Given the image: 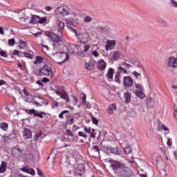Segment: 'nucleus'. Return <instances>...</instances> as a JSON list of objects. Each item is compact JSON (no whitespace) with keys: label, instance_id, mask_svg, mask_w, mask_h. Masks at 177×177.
<instances>
[{"label":"nucleus","instance_id":"obj_1","mask_svg":"<svg viewBox=\"0 0 177 177\" xmlns=\"http://www.w3.org/2000/svg\"><path fill=\"white\" fill-rule=\"evenodd\" d=\"M111 167L118 176L130 177L132 175V170L121 162L114 161Z\"/></svg>","mask_w":177,"mask_h":177},{"label":"nucleus","instance_id":"obj_2","mask_svg":"<svg viewBox=\"0 0 177 177\" xmlns=\"http://www.w3.org/2000/svg\"><path fill=\"white\" fill-rule=\"evenodd\" d=\"M46 35L53 42V46H54V49H56V46H60L63 44L62 33L61 35H58L53 32L48 31L46 32Z\"/></svg>","mask_w":177,"mask_h":177},{"label":"nucleus","instance_id":"obj_3","mask_svg":"<svg viewBox=\"0 0 177 177\" xmlns=\"http://www.w3.org/2000/svg\"><path fill=\"white\" fill-rule=\"evenodd\" d=\"M55 14L57 16H70V15H75L73 9L68 8V6L62 5L55 10Z\"/></svg>","mask_w":177,"mask_h":177},{"label":"nucleus","instance_id":"obj_4","mask_svg":"<svg viewBox=\"0 0 177 177\" xmlns=\"http://www.w3.org/2000/svg\"><path fill=\"white\" fill-rule=\"evenodd\" d=\"M68 59H70V56L64 52H57L54 54V61L57 64H64Z\"/></svg>","mask_w":177,"mask_h":177},{"label":"nucleus","instance_id":"obj_5","mask_svg":"<svg viewBox=\"0 0 177 177\" xmlns=\"http://www.w3.org/2000/svg\"><path fill=\"white\" fill-rule=\"evenodd\" d=\"M70 174L73 177H82L84 174H85V165L82 163L79 164L77 168L70 171Z\"/></svg>","mask_w":177,"mask_h":177},{"label":"nucleus","instance_id":"obj_6","mask_svg":"<svg viewBox=\"0 0 177 177\" xmlns=\"http://www.w3.org/2000/svg\"><path fill=\"white\" fill-rule=\"evenodd\" d=\"M11 153L12 156L15 158H20L23 156V153H24V149L21 147L17 145L12 149Z\"/></svg>","mask_w":177,"mask_h":177},{"label":"nucleus","instance_id":"obj_7","mask_svg":"<svg viewBox=\"0 0 177 177\" xmlns=\"http://www.w3.org/2000/svg\"><path fill=\"white\" fill-rule=\"evenodd\" d=\"M25 113L28 115L33 114L34 117H39V118H44V115H46L45 112H39L35 109H25Z\"/></svg>","mask_w":177,"mask_h":177},{"label":"nucleus","instance_id":"obj_8","mask_svg":"<svg viewBox=\"0 0 177 177\" xmlns=\"http://www.w3.org/2000/svg\"><path fill=\"white\" fill-rule=\"evenodd\" d=\"M77 37L81 44H88L89 42V34L87 32L80 33Z\"/></svg>","mask_w":177,"mask_h":177},{"label":"nucleus","instance_id":"obj_9","mask_svg":"<svg viewBox=\"0 0 177 177\" xmlns=\"http://www.w3.org/2000/svg\"><path fill=\"white\" fill-rule=\"evenodd\" d=\"M39 75H46V77H49L52 75V68L49 67L48 65H45L39 70Z\"/></svg>","mask_w":177,"mask_h":177},{"label":"nucleus","instance_id":"obj_10","mask_svg":"<svg viewBox=\"0 0 177 177\" xmlns=\"http://www.w3.org/2000/svg\"><path fill=\"white\" fill-rule=\"evenodd\" d=\"M123 85L125 88H132L133 86V79L131 76H125L123 77Z\"/></svg>","mask_w":177,"mask_h":177},{"label":"nucleus","instance_id":"obj_11","mask_svg":"<svg viewBox=\"0 0 177 177\" xmlns=\"http://www.w3.org/2000/svg\"><path fill=\"white\" fill-rule=\"evenodd\" d=\"M167 66L171 68H177V57L171 56L167 59Z\"/></svg>","mask_w":177,"mask_h":177},{"label":"nucleus","instance_id":"obj_12","mask_svg":"<svg viewBox=\"0 0 177 177\" xmlns=\"http://www.w3.org/2000/svg\"><path fill=\"white\" fill-rule=\"evenodd\" d=\"M68 50L71 55H74V53H78L80 50V46L74 44H69L68 46Z\"/></svg>","mask_w":177,"mask_h":177},{"label":"nucleus","instance_id":"obj_13","mask_svg":"<svg viewBox=\"0 0 177 177\" xmlns=\"http://www.w3.org/2000/svg\"><path fill=\"white\" fill-rule=\"evenodd\" d=\"M121 57V52L120 50H112L109 54L110 60L117 61Z\"/></svg>","mask_w":177,"mask_h":177},{"label":"nucleus","instance_id":"obj_14","mask_svg":"<svg viewBox=\"0 0 177 177\" xmlns=\"http://www.w3.org/2000/svg\"><path fill=\"white\" fill-rule=\"evenodd\" d=\"M115 40H106L104 46L105 50H113L115 48Z\"/></svg>","mask_w":177,"mask_h":177},{"label":"nucleus","instance_id":"obj_15","mask_svg":"<svg viewBox=\"0 0 177 177\" xmlns=\"http://www.w3.org/2000/svg\"><path fill=\"white\" fill-rule=\"evenodd\" d=\"M25 20H29V24H38L39 21V16L31 15V17H26Z\"/></svg>","mask_w":177,"mask_h":177},{"label":"nucleus","instance_id":"obj_16","mask_svg":"<svg viewBox=\"0 0 177 177\" xmlns=\"http://www.w3.org/2000/svg\"><path fill=\"white\" fill-rule=\"evenodd\" d=\"M23 136L24 139H30V138H32V133L31 132V130L24 128L23 131Z\"/></svg>","mask_w":177,"mask_h":177},{"label":"nucleus","instance_id":"obj_17","mask_svg":"<svg viewBox=\"0 0 177 177\" xmlns=\"http://www.w3.org/2000/svg\"><path fill=\"white\" fill-rule=\"evenodd\" d=\"M55 23L60 30V31H59L60 34H62L63 31H64V27H65L64 22H63L59 19H57L55 21Z\"/></svg>","mask_w":177,"mask_h":177},{"label":"nucleus","instance_id":"obj_18","mask_svg":"<svg viewBox=\"0 0 177 177\" xmlns=\"http://www.w3.org/2000/svg\"><path fill=\"white\" fill-rule=\"evenodd\" d=\"M21 171L26 172V174H30V175H35V171H34V169H31L28 167H22Z\"/></svg>","mask_w":177,"mask_h":177},{"label":"nucleus","instance_id":"obj_19","mask_svg":"<svg viewBox=\"0 0 177 177\" xmlns=\"http://www.w3.org/2000/svg\"><path fill=\"white\" fill-rule=\"evenodd\" d=\"M131 96L132 95L129 92H126L124 94V103H126V104L131 103Z\"/></svg>","mask_w":177,"mask_h":177},{"label":"nucleus","instance_id":"obj_20","mask_svg":"<svg viewBox=\"0 0 177 177\" xmlns=\"http://www.w3.org/2000/svg\"><path fill=\"white\" fill-rule=\"evenodd\" d=\"M84 67L86 70H88L90 71V70H92L93 67H95V62H88L84 64Z\"/></svg>","mask_w":177,"mask_h":177},{"label":"nucleus","instance_id":"obj_21","mask_svg":"<svg viewBox=\"0 0 177 177\" xmlns=\"http://www.w3.org/2000/svg\"><path fill=\"white\" fill-rule=\"evenodd\" d=\"M135 93L136 96H138L140 99H145L146 96L145 95V90H136Z\"/></svg>","mask_w":177,"mask_h":177},{"label":"nucleus","instance_id":"obj_22","mask_svg":"<svg viewBox=\"0 0 177 177\" xmlns=\"http://www.w3.org/2000/svg\"><path fill=\"white\" fill-rule=\"evenodd\" d=\"M106 62H104V60L103 59H101L98 62L97 68L98 70H101L102 71L104 70V68H106Z\"/></svg>","mask_w":177,"mask_h":177},{"label":"nucleus","instance_id":"obj_23","mask_svg":"<svg viewBox=\"0 0 177 177\" xmlns=\"http://www.w3.org/2000/svg\"><path fill=\"white\" fill-rule=\"evenodd\" d=\"M6 168H8V164L6 162H1L0 165V174H5L6 172Z\"/></svg>","mask_w":177,"mask_h":177},{"label":"nucleus","instance_id":"obj_24","mask_svg":"<svg viewBox=\"0 0 177 177\" xmlns=\"http://www.w3.org/2000/svg\"><path fill=\"white\" fill-rule=\"evenodd\" d=\"M117 110V106L115 105V104H112L111 105H109L108 109H107V113L108 114H113V113H114V111Z\"/></svg>","mask_w":177,"mask_h":177},{"label":"nucleus","instance_id":"obj_25","mask_svg":"<svg viewBox=\"0 0 177 177\" xmlns=\"http://www.w3.org/2000/svg\"><path fill=\"white\" fill-rule=\"evenodd\" d=\"M25 102H27L28 103H32L33 104H35L37 107H41V104H39V102L35 101V100H30L27 97H25Z\"/></svg>","mask_w":177,"mask_h":177},{"label":"nucleus","instance_id":"obj_26","mask_svg":"<svg viewBox=\"0 0 177 177\" xmlns=\"http://www.w3.org/2000/svg\"><path fill=\"white\" fill-rule=\"evenodd\" d=\"M114 75V69L110 68L108 70V73L106 74V77H108L109 80H113V75Z\"/></svg>","mask_w":177,"mask_h":177},{"label":"nucleus","instance_id":"obj_27","mask_svg":"<svg viewBox=\"0 0 177 177\" xmlns=\"http://www.w3.org/2000/svg\"><path fill=\"white\" fill-rule=\"evenodd\" d=\"M110 152L112 154H115V156H120V151L118 150V147H111Z\"/></svg>","mask_w":177,"mask_h":177},{"label":"nucleus","instance_id":"obj_28","mask_svg":"<svg viewBox=\"0 0 177 177\" xmlns=\"http://www.w3.org/2000/svg\"><path fill=\"white\" fill-rule=\"evenodd\" d=\"M97 31H100L101 32H106L109 31V27L107 26H98L96 28Z\"/></svg>","mask_w":177,"mask_h":177},{"label":"nucleus","instance_id":"obj_29","mask_svg":"<svg viewBox=\"0 0 177 177\" xmlns=\"http://www.w3.org/2000/svg\"><path fill=\"white\" fill-rule=\"evenodd\" d=\"M147 105L149 109H151L154 106V100L151 98H149L147 100Z\"/></svg>","mask_w":177,"mask_h":177},{"label":"nucleus","instance_id":"obj_30","mask_svg":"<svg viewBox=\"0 0 177 177\" xmlns=\"http://www.w3.org/2000/svg\"><path fill=\"white\" fill-rule=\"evenodd\" d=\"M122 77V76L121 75V73L120 72H116L115 75V82H118V84H120Z\"/></svg>","mask_w":177,"mask_h":177},{"label":"nucleus","instance_id":"obj_31","mask_svg":"<svg viewBox=\"0 0 177 177\" xmlns=\"http://www.w3.org/2000/svg\"><path fill=\"white\" fill-rule=\"evenodd\" d=\"M74 121H75L74 117L69 116L66 119V124H67V125H73L74 124Z\"/></svg>","mask_w":177,"mask_h":177},{"label":"nucleus","instance_id":"obj_32","mask_svg":"<svg viewBox=\"0 0 177 177\" xmlns=\"http://www.w3.org/2000/svg\"><path fill=\"white\" fill-rule=\"evenodd\" d=\"M168 4L171 8H177V1H176V0H168Z\"/></svg>","mask_w":177,"mask_h":177},{"label":"nucleus","instance_id":"obj_33","mask_svg":"<svg viewBox=\"0 0 177 177\" xmlns=\"http://www.w3.org/2000/svg\"><path fill=\"white\" fill-rule=\"evenodd\" d=\"M0 128L2 129V131H8V128H9V126L8 125V123L2 122L0 124Z\"/></svg>","mask_w":177,"mask_h":177},{"label":"nucleus","instance_id":"obj_34","mask_svg":"<svg viewBox=\"0 0 177 177\" xmlns=\"http://www.w3.org/2000/svg\"><path fill=\"white\" fill-rule=\"evenodd\" d=\"M44 62V59L41 56H36V61L33 62L34 64H41Z\"/></svg>","mask_w":177,"mask_h":177},{"label":"nucleus","instance_id":"obj_35","mask_svg":"<svg viewBox=\"0 0 177 177\" xmlns=\"http://www.w3.org/2000/svg\"><path fill=\"white\" fill-rule=\"evenodd\" d=\"M19 44L20 45L19 46L20 49H25L26 46H27V42H26L23 40H19Z\"/></svg>","mask_w":177,"mask_h":177},{"label":"nucleus","instance_id":"obj_36","mask_svg":"<svg viewBox=\"0 0 177 177\" xmlns=\"http://www.w3.org/2000/svg\"><path fill=\"white\" fill-rule=\"evenodd\" d=\"M61 99H63L66 103L70 102V98L68 97V94L64 93V95H61Z\"/></svg>","mask_w":177,"mask_h":177},{"label":"nucleus","instance_id":"obj_37","mask_svg":"<svg viewBox=\"0 0 177 177\" xmlns=\"http://www.w3.org/2000/svg\"><path fill=\"white\" fill-rule=\"evenodd\" d=\"M120 66H122V67H124V68L129 69L131 67H132V65L127 64V62H122Z\"/></svg>","mask_w":177,"mask_h":177},{"label":"nucleus","instance_id":"obj_38","mask_svg":"<svg viewBox=\"0 0 177 177\" xmlns=\"http://www.w3.org/2000/svg\"><path fill=\"white\" fill-rule=\"evenodd\" d=\"M23 55L25 56V57H26L27 59H32V57H34V55L30 53H26L24 52Z\"/></svg>","mask_w":177,"mask_h":177},{"label":"nucleus","instance_id":"obj_39","mask_svg":"<svg viewBox=\"0 0 177 177\" xmlns=\"http://www.w3.org/2000/svg\"><path fill=\"white\" fill-rule=\"evenodd\" d=\"M95 129H91V133H89L91 138L95 139L96 138V132H95Z\"/></svg>","mask_w":177,"mask_h":177},{"label":"nucleus","instance_id":"obj_40","mask_svg":"<svg viewBox=\"0 0 177 177\" xmlns=\"http://www.w3.org/2000/svg\"><path fill=\"white\" fill-rule=\"evenodd\" d=\"M91 21H92V18L91 17V16H86L84 18V23H91Z\"/></svg>","mask_w":177,"mask_h":177},{"label":"nucleus","instance_id":"obj_41","mask_svg":"<svg viewBox=\"0 0 177 177\" xmlns=\"http://www.w3.org/2000/svg\"><path fill=\"white\" fill-rule=\"evenodd\" d=\"M15 44H16V41L15 40V39L12 38L8 39V45L10 46H15Z\"/></svg>","mask_w":177,"mask_h":177},{"label":"nucleus","instance_id":"obj_42","mask_svg":"<svg viewBox=\"0 0 177 177\" xmlns=\"http://www.w3.org/2000/svg\"><path fill=\"white\" fill-rule=\"evenodd\" d=\"M92 150H93V151H95V153H97L98 154H100V149H99V146L94 145L92 147Z\"/></svg>","mask_w":177,"mask_h":177},{"label":"nucleus","instance_id":"obj_43","mask_svg":"<svg viewBox=\"0 0 177 177\" xmlns=\"http://www.w3.org/2000/svg\"><path fill=\"white\" fill-rule=\"evenodd\" d=\"M133 75L136 77V80H139V78H142V74L138 73L136 71L133 72Z\"/></svg>","mask_w":177,"mask_h":177},{"label":"nucleus","instance_id":"obj_44","mask_svg":"<svg viewBox=\"0 0 177 177\" xmlns=\"http://www.w3.org/2000/svg\"><path fill=\"white\" fill-rule=\"evenodd\" d=\"M124 151L125 154H130L131 151H132V149L129 147H127L124 149Z\"/></svg>","mask_w":177,"mask_h":177},{"label":"nucleus","instance_id":"obj_45","mask_svg":"<svg viewBox=\"0 0 177 177\" xmlns=\"http://www.w3.org/2000/svg\"><path fill=\"white\" fill-rule=\"evenodd\" d=\"M47 19L46 17H39V24H44V23H46Z\"/></svg>","mask_w":177,"mask_h":177},{"label":"nucleus","instance_id":"obj_46","mask_svg":"<svg viewBox=\"0 0 177 177\" xmlns=\"http://www.w3.org/2000/svg\"><path fill=\"white\" fill-rule=\"evenodd\" d=\"M78 135L82 138H84V139H88V136L86 135V133H84V132L82 131H79Z\"/></svg>","mask_w":177,"mask_h":177},{"label":"nucleus","instance_id":"obj_47","mask_svg":"<svg viewBox=\"0 0 177 177\" xmlns=\"http://www.w3.org/2000/svg\"><path fill=\"white\" fill-rule=\"evenodd\" d=\"M135 85H136V88L137 89H139V91H143L144 90L143 89V85H142L141 84L138 83V84H135Z\"/></svg>","mask_w":177,"mask_h":177},{"label":"nucleus","instance_id":"obj_48","mask_svg":"<svg viewBox=\"0 0 177 177\" xmlns=\"http://www.w3.org/2000/svg\"><path fill=\"white\" fill-rule=\"evenodd\" d=\"M91 120L93 124H95V125H97V124H99V120H97V119L95 117L92 116Z\"/></svg>","mask_w":177,"mask_h":177},{"label":"nucleus","instance_id":"obj_49","mask_svg":"<svg viewBox=\"0 0 177 177\" xmlns=\"http://www.w3.org/2000/svg\"><path fill=\"white\" fill-rule=\"evenodd\" d=\"M66 133L67 136H71V137L74 136L73 131H71V130L70 129H66Z\"/></svg>","mask_w":177,"mask_h":177},{"label":"nucleus","instance_id":"obj_50","mask_svg":"<svg viewBox=\"0 0 177 177\" xmlns=\"http://www.w3.org/2000/svg\"><path fill=\"white\" fill-rule=\"evenodd\" d=\"M92 130V129L91 127H84V129L83 131L84 132H86V133H91V131Z\"/></svg>","mask_w":177,"mask_h":177},{"label":"nucleus","instance_id":"obj_51","mask_svg":"<svg viewBox=\"0 0 177 177\" xmlns=\"http://www.w3.org/2000/svg\"><path fill=\"white\" fill-rule=\"evenodd\" d=\"M91 49V45L90 44H85L84 45V52L86 53L88 50Z\"/></svg>","mask_w":177,"mask_h":177},{"label":"nucleus","instance_id":"obj_52","mask_svg":"<svg viewBox=\"0 0 177 177\" xmlns=\"http://www.w3.org/2000/svg\"><path fill=\"white\" fill-rule=\"evenodd\" d=\"M119 71L120 73H123L124 74H127V70L125 68H124L122 66H120L118 67Z\"/></svg>","mask_w":177,"mask_h":177},{"label":"nucleus","instance_id":"obj_53","mask_svg":"<svg viewBox=\"0 0 177 177\" xmlns=\"http://www.w3.org/2000/svg\"><path fill=\"white\" fill-rule=\"evenodd\" d=\"M0 56H1L2 57H8V54H6V52H5L3 50H1Z\"/></svg>","mask_w":177,"mask_h":177},{"label":"nucleus","instance_id":"obj_54","mask_svg":"<svg viewBox=\"0 0 177 177\" xmlns=\"http://www.w3.org/2000/svg\"><path fill=\"white\" fill-rule=\"evenodd\" d=\"M167 145H168L169 147H171V146H172V139L168 138Z\"/></svg>","mask_w":177,"mask_h":177},{"label":"nucleus","instance_id":"obj_55","mask_svg":"<svg viewBox=\"0 0 177 177\" xmlns=\"http://www.w3.org/2000/svg\"><path fill=\"white\" fill-rule=\"evenodd\" d=\"M12 55H17V56H20L19 53H21V52L17 50H13L12 52H11Z\"/></svg>","mask_w":177,"mask_h":177},{"label":"nucleus","instance_id":"obj_56","mask_svg":"<svg viewBox=\"0 0 177 177\" xmlns=\"http://www.w3.org/2000/svg\"><path fill=\"white\" fill-rule=\"evenodd\" d=\"M83 104H84V106H86V107L87 109H91V108L92 107V104H91V103H89V102H86L83 103Z\"/></svg>","mask_w":177,"mask_h":177},{"label":"nucleus","instance_id":"obj_57","mask_svg":"<svg viewBox=\"0 0 177 177\" xmlns=\"http://www.w3.org/2000/svg\"><path fill=\"white\" fill-rule=\"evenodd\" d=\"M41 132H38L35 134V136H34V139L35 140H37V139H39V136H41Z\"/></svg>","mask_w":177,"mask_h":177},{"label":"nucleus","instance_id":"obj_58","mask_svg":"<svg viewBox=\"0 0 177 177\" xmlns=\"http://www.w3.org/2000/svg\"><path fill=\"white\" fill-rule=\"evenodd\" d=\"M82 104H83L84 103H85L86 102V95L83 93L82 97Z\"/></svg>","mask_w":177,"mask_h":177},{"label":"nucleus","instance_id":"obj_59","mask_svg":"<svg viewBox=\"0 0 177 177\" xmlns=\"http://www.w3.org/2000/svg\"><path fill=\"white\" fill-rule=\"evenodd\" d=\"M161 129H163V131H167L168 132H169L168 127H167L165 124H161Z\"/></svg>","mask_w":177,"mask_h":177},{"label":"nucleus","instance_id":"obj_60","mask_svg":"<svg viewBox=\"0 0 177 177\" xmlns=\"http://www.w3.org/2000/svg\"><path fill=\"white\" fill-rule=\"evenodd\" d=\"M55 93H56V95H57V96H60V97H62V96H63V95H64L63 92H62L60 91H56Z\"/></svg>","mask_w":177,"mask_h":177},{"label":"nucleus","instance_id":"obj_61","mask_svg":"<svg viewBox=\"0 0 177 177\" xmlns=\"http://www.w3.org/2000/svg\"><path fill=\"white\" fill-rule=\"evenodd\" d=\"M92 55H93V56H95V57H99V53H97V51H96V50L93 51Z\"/></svg>","mask_w":177,"mask_h":177},{"label":"nucleus","instance_id":"obj_62","mask_svg":"<svg viewBox=\"0 0 177 177\" xmlns=\"http://www.w3.org/2000/svg\"><path fill=\"white\" fill-rule=\"evenodd\" d=\"M25 96H30V93H28V91L26 88H24L23 91Z\"/></svg>","mask_w":177,"mask_h":177},{"label":"nucleus","instance_id":"obj_63","mask_svg":"<svg viewBox=\"0 0 177 177\" xmlns=\"http://www.w3.org/2000/svg\"><path fill=\"white\" fill-rule=\"evenodd\" d=\"M73 104H77L78 103V100L75 97V96H73Z\"/></svg>","mask_w":177,"mask_h":177},{"label":"nucleus","instance_id":"obj_64","mask_svg":"<svg viewBox=\"0 0 177 177\" xmlns=\"http://www.w3.org/2000/svg\"><path fill=\"white\" fill-rule=\"evenodd\" d=\"M160 151H161L163 154H166L167 151H166L165 148H164V147H160Z\"/></svg>","mask_w":177,"mask_h":177}]
</instances>
